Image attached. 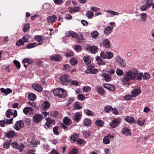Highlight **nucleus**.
<instances>
[{
	"instance_id": "nucleus-1",
	"label": "nucleus",
	"mask_w": 154,
	"mask_h": 154,
	"mask_svg": "<svg viewBox=\"0 0 154 154\" xmlns=\"http://www.w3.org/2000/svg\"><path fill=\"white\" fill-rule=\"evenodd\" d=\"M138 74V71L135 69L129 70L125 73L122 81L124 85H128L130 84V80L136 79Z\"/></svg>"
},
{
	"instance_id": "nucleus-2",
	"label": "nucleus",
	"mask_w": 154,
	"mask_h": 154,
	"mask_svg": "<svg viewBox=\"0 0 154 154\" xmlns=\"http://www.w3.org/2000/svg\"><path fill=\"white\" fill-rule=\"evenodd\" d=\"M63 123H61L60 124L61 128L64 129H67L69 130L68 126L70 125L72 123V121L71 119L68 118V117H65L63 120Z\"/></svg>"
},
{
	"instance_id": "nucleus-3",
	"label": "nucleus",
	"mask_w": 154,
	"mask_h": 154,
	"mask_svg": "<svg viewBox=\"0 0 154 154\" xmlns=\"http://www.w3.org/2000/svg\"><path fill=\"white\" fill-rule=\"evenodd\" d=\"M86 50L91 52L92 54H95L98 50V48L95 46H91L90 44H87L85 46Z\"/></svg>"
},
{
	"instance_id": "nucleus-4",
	"label": "nucleus",
	"mask_w": 154,
	"mask_h": 154,
	"mask_svg": "<svg viewBox=\"0 0 154 154\" xmlns=\"http://www.w3.org/2000/svg\"><path fill=\"white\" fill-rule=\"evenodd\" d=\"M60 79L61 82L65 85H67L68 83L70 82L71 80L69 76L66 74L62 75Z\"/></svg>"
},
{
	"instance_id": "nucleus-5",
	"label": "nucleus",
	"mask_w": 154,
	"mask_h": 154,
	"mask_svg": "<svg viewBox=\"0 0 154 154\" xmlns=\"http://www.w3.org/2000/svg\"><path fill=\"white\" fill-rule=\"evenodd\" d=\"M101 57L104 59H111L113 57V54L111 52L102 51L100 54Z\"/></svg>"
},
{
	"instance_id": "nucleus-6",
	"label": "nucleus",
	"mask_w": 154,
	"mask_h": 154,
	"mask_svg": "<svg viewBox=\"0 0 154 154\" xmlns=\"http://www.w3.org/2000/svg\"><path fill=\"white\" fill-rule=\"evenodd\" d=\"M24 126V123L22 121L20 120L17 122L13 126L14 128L16 131L20 130Z\"/></svg>"
},
{
	"instance_id": "nucleus-7",
	"label": "nucleus",
	"mask_w": 154,
	"mask_h": 154,
	"mask_svg": "<svg viewBox=\"0 0 154 154\" xmlns=\"http://www.w3.org/2000/svg\"><path fill=\"white\" fill-rule=\"evenodd\" d=\"M116 62L122 67H125L126 63L125 61L120 56H117L115 58Z\"/></svg>"
},
{
	"instance_id": "nucleus-8",
	"label": "nucleus",
	"mask_w": 154,
	"mask_h": 154,
	"mask_svg": "<svg viewBox=\"0 0 154 154\" xmlns=\"http://www.w3.org/2000/svg\"><path fill=\"white\" fill-rule=\"evenodd\" d=\"M121 122V119L120 118H115L112 120L110 125V126L113 128L116 127Z\"/></svg>"
},
{
	"instance_id": "nucleus-9",
	"label": "nucleus",
	"mask_w": 154,
	"mask_h": 154,
	"mask_svg": "<svg viewBox=\"0 0 154 154\" xmlns=\"http://www.w3.org/2000/svg\"><path fill=\"white\" fill-rule=\"evenodd\" d=\"M42 118L43 116L39 114H36L33 116V120L35 122L38 123L42 121Z\"/></svg>"
},
{
	"instance_id": "nucleus-10",
	"label": "nucleus",
	"mask_w": 154,
	"mask_h": 154,
	"mask_svg": "<svg viewBox=\"0 0 154 154\" xmlns=\"http://www.w3.org/2000/svg\"><path fill=\"white\" fill-rule=\"evenodd\" d=\"M35 39L38 42L36 43L37 45H39L42 44L45 37L42 35H36L35 37Z\"/></svg>"
},
{
	"instance_id": "nucleus-11",
	"label": "nucleus",
	"mask_w": 154,
	"mask_h": 154,
	"mask_svg": "<svg viewBox=\"0 0 154 154\" xmlns=\"http://www.w3.org/2000/svg\"><path fill=\"white\" fill-rule=\"evenodd\" d=\"M33 88L36 91L40 92L42 91V88L39 84L37 83H35L32 85Z\"/></svg>"
},
{
	"instance_id": "nucleus-12",
	"label": "nucleus",
	"mask_w": 154,
	"mask_h": 154,
	"mask_svg": "<svg viewBox=\"0 0 154 154\" xmlns=\"http://www.w3.org/2000/svg\"><path fill=\"white\" fill-rule=\"evenodd\" d=\"M16 135L15 132L14 130L7 132L5 134V136L8 138H12Z\"/></svg>"
},
{
	"instance_id": "nucleus-13",
	"label": "nucleus",
	"mask_w": 154,
	"mask_h": 154,
	"mask_svg": "<svg viewBox=\"0 0 154 154\" xmlns=\"http://www.w3.org/2000/svg\"><path fill=\"white\" fill-rule=\"evenodd\" d=\"M141 92L140 88L138 87L135 88L131 92V94L133 97H134L137 96Z\"/></svg>"
},
{
	"instance_id": "nucleus-14",
	"label": "nucleus",
	"mask_w": 154,
	"mask_h": 154,
	"mask_svg": "<svg viewBox=\"0 0 154 154\" xmlns=\"http://www.w3.org/2000/svg\"><path fill=\"white\" fill-rule=\"evenodd\" d=\"M100 45L106 48H109L110 47L109 41L107 39H104L101 42Z\"/></svg>"
},
{
	"instance_id": "nucleus-15",
	"label": "nucleus",
	"mask_w": 154,
	"mask_h": 154,
	"mask_svg": "<svg viewBox=\"0 0 154 154\" xmlns=\"http://www.w3.org/2000/svg\"><path fill=\"white\" fill-rule=\"evenodd\" d=\"M22 63L24 64V66L26 68L27 67V65H26V63L31 64L32 63V59L26 58L23 60Z\"/></svg>"
},
{
	"instance_id": "nucleus-16",
	"label": "nucleus",
	"mask_w": 154,
	"mask_h": 154,
	"mask_svg": "<svg viewBox=\"0 0 154 154\" xmlns=\"http://www.w3.org/2000/svg\"><path fill=\"white\" fill-rule=\"evenodd\" d=\"M59 93L58 97L63 98H66V96L67 93L65 90L61 88L60 89V91Z\"/></svg>"
},
{
	"instance_id": "nucleus-17",
	"label": "nucleus",
	"mask_w": 154,
	"mask_h": 154,
	"mask_svg": "<svg viewBox=\"0 0 154 154\" xmlns=\"http://www.w3.org/2000/svg\"><path fill=\"white\" fill-rule=\"evenodd\" d=\"M50 106V103L48 101H46L43 102L42 104V109L43 110H46L49 108Z\"/></svg>"
},
{
	"instance_id": "nucleus-18",
	"label": "nucleus",
	"mask_w": 154,
	"mask_h": 154,
	"mask_svg": "<svg viewBox=\"0 0 154 154\" xmlns=\"http://www.w3.org/2000/svg\"><path fill=\"white\" fill-rule=\"evenodd\" d=\"M113 29V26H108L106 27L104 31L105 34L106 35H109L111 33Z\"/></svg>"
},
{
	"instance_id": "nucleus-19",
	"label": "nucleus",
	"mask_w": 154,
	"mask_h": 154,
	"mask_svg": "<svg viewBox=\"0 0 154 154\" xmlns=\"http://www.w3.org/2000/svg\"><path fill=\"white\" fill-rule=\"evenodd\" d=\"M61 56L58 54L53 55L50 57L51 60L56 61H59L61 60Z\"/></svg>"
},
{
	"instance_id": "nucleus-20",
	"label": "nucleus",
	"mask_w": 154,
	"mask_h": 154,
	"mask_svg": "<svg viewBox=\"0 0 154 154\" xmlns=\"http://www.w3.org/2000/svg\"><path fill=\"white\" fill-rule=\"evenodd\" d=\"M57 19V17L54 15H52L51 17H49L47 18V20L49 23H54Z\"/></svg>"
},
{
	"instance_id": "nucleus-21",
	"label": "nucleus",
	"mask_w": 154,
	"mask_h": 154,
	"mask_svg": "<svg viewBox=\"0 0 154 154\" xmlns=\"http://www.w3.org/2000/svg\"><path fill=\"white\" fill-rule=\"evenodd\" d=\"M0 90L2 92L5 94L6 95H7L8 94L12 92V90L9 88L5 89L3 88H1L0 89Z\"/></svg>"
},
{
	"instance_id": "nucleus-22",
	"label": "nucleus",
	"mask_w": 154,
	"mask_h": 154,
	"mask_svg": "<svg viewBox=\"0 0 154 154\" xmlns=\"http://www.w3.org/2000/svg\"><path fill=\"white\" fill-rule=\"evenodd\" d=\"M82 115V112H78L75 113L74 116V119L77 122L80 121Z\"/></svg>"
},
{
	"instance_id": "nucleus-23",
	"label": "nucleus",
	"mask_w": 154,
	"mask_h": 154,
	"mask_svg": "<svg viewBox=\"0 0 154 154\" xmlns=\"http://www.w3.org/2000/svg\"><path fill=\"white\" fill-rule=\"evenodd\" d=\"M122 132L123 134L127 136H130L131 135L129 129L127 128H124L122 129Z\"/></svg>"
},
{
	"instance_id": "nucleus-24",
	"label": "nucleus",
	"mask_w": 154,
	"mask_h": 154,
	"mask_svg": "<svg viewBox=\"0 0 154 154\" xmlns=\"http://www.w3.org/2000/svg\"><path fill=\"white\" fill-rule=\"evenodd\" d=\"M101 76L104 77L105 81L107 82H108L111 80V77L109 74L107 73L102 74Z\"/></svg>"
},
{
	"instance_id": "nucleus-25",
	"label": "nucleus",
	"mask_w": 154,
	"mask_h": 154,
	"mask_svg": "<svg viewBox=\"0 0 154 154\" xmlns=\"http://www.w3.org/2000/svg\"><path fill=\"white\" fill-rule=\"evenodd\" d=\"M96 60L97 61V63L100 65H105L106 63L104 61H103V60L100 57H97L96 58Z\"/></svg>"
},
{
	"instance_id": "nucleus-26",
	"label": "nucleus",
	"mask_w": 154,
	"mask_h": 154,
	"mask_svg": "<svg viewBox=\"0 0 154 154\" xmlns=\"http://www.w3.org/2000/svg\"><path fill=\"white\" fill-rule=\"evenodd\" d=\"M73 108L74 109L78 110L82 109V107L80 105L79 102L76 101L74 103Z\"/></svg>"
},
{
	"instance_id": "nucleus-27",
	"label": "nucleus",
	"mask_w": 154,
	"mask_h": 154,
	"mask_svg": "<svg viewBox=\"0 0 154 154\" xmlns=\"http://www.w3.org/2000/svg\"><path fill=\"white\" fill-rule=\"evenodd\" d=\"M125 120L129 123H132L134 122V119L132 117L127 116L125 118Z\"/></svg>"
},
{
	"instance_id": "nucleus-28",
	"label": "nucleus",
	"mask_w": 154,
	"mask_h": 154,
	"mask_svg": "<svg viewBox=\"0 0 154 154\" xmlns=\"http://www.w3.org/2000/svg\"><path fill=\"white\" fill-rule=\"evenodd\" d=\"M79 136L77 133L74 134H72L70 136V138L73 141V143H74L77 140Z\"/></svg>"
},
{
	"instance_id": "nucleus-29",
	"label": "nucleus",
	"mask_w": 154,
	"mask_h": 154,
	"mask_svg": "<svg viewBox=\"0 0 154 154\" xmlns=\"http://www.w3.org/2000/svg\"><path fill=\"white\" fill-rule=\"evenodd\" d=\"M28 98L30 100L33 101L36 99V97L35 94L31 93L28 94Z\"/></svg>"
},
{
	"instance_id": "nucleus-30",
	"label": "nucleus",
	"mask_w": 154,
	"mask_h": 154,
	"mask_svg": "<svg viewBox=\"0 0 154 154\" xmlns=\"http://www.w3.org/2000/svg\"><path fill=\"white\" fill-rule=\"evenodd\" d=\"M11 140H5L3 144V146L4 148H9Z\"/></svg>"
},
{
	"instance_id": "nucleus-31",
	"label": "nucleus",
	"mask_w": 154,
	"mask_h": 154,
	"mask_svg": "<svg viewBox=\"0 0 154 154\" xmlns=\"http://www.w3.org/2000/svg\"><path fill=\"white\" fill-rule=\"evenodd\" d=\"M67 35L68 37L70 36L74 38H75L77 36V34L71 31H68L66 34Z\"/></svg>"
},
{
	"instance_id": "nucleus-32",
	"label": "nucleus",
	"mask_w": 154,
	"mask_h": 154,
	"mask_svg": "<svg viewBox=\"0 0 154 154\" xmlns=\"http://www.w3.org/2000/svg\"><path fill=\"white\" fill-rule=\"evenodd\" d=\"M84 112L88 116H94V113L88 109L85 110H84Z\"/></svg>"
},
{
	"instance_id": "nucleus-33",
	"label": "nucleus",
	"mask_w": 154,
	"mask_h": 154,
	"mask_svg": "<svg viewBox=\"0 0 154 154\" xmlns=\"http://www.w3.org/2000/svg\"><path fill=\"white\" fill-rule=\"evenodd\" d=\"M99 35V33L97 31H94L91 33V36L94 39H96Z\"/></svg>"
},
{
	"instance_id": "nucleus-34",
	"label": "nucleus",
	"mask_w": 154,
	"mask_h": 154,
	"mask_svg": "<svg viewBox=\"0 0 154 154\" xmlns=\"http://www.w3.org/2000/svg\"><path fill=\"white\" fill-rule=\"evenodd\" d=\"M145 122V120L142 118H139L137 121V123L141 126H143Z\"/></svg>"
},
{
	"instance_id": "nucleus-35",
	"label": "nucleus",
	"mask_w": 154,
	"mask_h": 154,
	"mask_svg": "<svg viewBox=\"0 0 154 154\" xmlns=\"http://www.w3.org/2000/svg\"><path fill=\"white\" fill-rule=\"evenodd\" d=\"M94 15V13L91 11H87L86 13V16L88 19H92Z\"/></svg>"
},
{
	"instance_id": "nucleus-36",
	"label": "nucleus",
	"mask_w": 154,
	"mask_h": 154,
	"mask_svg": "<svg viewBox=\"0 0 154 154\" xmlns=\"http://www.w3.org/2000/svg\"><path fill=\"white\" fill-rule=\"evenodd\" d=\"M95 124L97 125L102 127L103 125L104 122L101 120H97L96 121Z\"/></svg>"
},
{
	"instance_id": "nucleus-37",
	"label": "nucleus",
	"mask_w": 154,
	"mask_h": 154,
	"mask_svg": "<svg viewBox=\"0 0 154 154\" xmlns=\"http://www.w3.org/2000/svg\"><path fill=\"white\" fill-rule=\"evenodd\" d=\"M97 88V91L99 94L101 95L104 94V91L102 87L98 86Z\"/></svg>"
},
{
	"instance_id": "nucleus-38",
	"label": "nucleus",
	"mask_w": 154,
	"mask_h": 154,
	"mask_svg": "<svg viewBox=\"0 0 154 154\" xmlns=\"http://www.w3.org/2000/svg\"><path fill=\"white\" fill-rule=\"evenodd\" d=\"M150 8L146 4H145L140 7V9L142 11H144L147 10Z\"/></svg>"
},
{
	"instance_id": "nucleus-39",
	"label": "nucleus",
	"mask_w": 154,
	"mask_h": 154,
	"mask_svg": "<svg viewBox=\"0 0 154 154\" xmlns=\"http://www.w3.org/2000/svg\"><path fill=\"white\" fill-rule=\"evenodd\" d=\"M141 16L140 20L142 22L145 21L147 19V16L145 13H142L140 15Z\"/></svg>"
},
{
	"instance_id": "nucleus-40",
	"label": "nucleus",
	"mask_w": 154,
	"mask_h": 154,
	"mask_svg": "<svg viewBox=\"0 0 154 154\" xmlns=\"http://www.w3.org/2000/svg\"><path fill=\"white\" fill-rule=\"evenodd\" d=\"M37 46L36 43L35 42L26 45V47L27 48H31L35 47Z\"/></svg>"
},
{
	"instance_id": "nucleus-41",
	"label": "nucleus",
	"mask_w": 154,
	"mask_h": 154,
	"mask_svg": "<svg viewBox=\"0 0 154 154\" xmlns=\"http://www.w3.org/2000/svg\"><path fill=\"white\" fill-rule=\"evenodd\" d=\"M70 62L73 66H75L78 63L77 60L74 57H72L70 59Z\"/></svg>"
},
{
	"instance_id": "nucleus-42",
	"label": "nucleus",
	"mask_w": 154,
	"mask_h": 154,
	"mask_svg": "<svg viewBox=\"0 0 154 154\" xmlns=\"http://www.w3.org/2000/svg\"><path fill=\"white\" fill-rule=\"evenodd\" d=\"M30 110L32 111V108L27 107L23 109V112L26 115L29 113V112Z\"/></svg>"
},
{
	"instance_id": "nucleus-43",
	"label": "nucleus",
	"mask_w": 154,
	"mask_h": 154,
	"mask_svg": "<svg viewBox=\"0 0 154 154\" xmlns=\"http://www.w3.org/2000/svg\"><path fill=\"white\" fill-rule=\"evenodd\" d=\"M30 28V24L27 23L25 25L23 28V31L24 32H27Z\"/></svg>"
},
{
	"instance_id": "nucleus-44",
	"label": "nucleus",
	"mask_w": 154,
	"mask_h": 154,
	"mask_svg": "<svg viewBox=\"0 0 154 154\" xmlns=\"http://www.w3.org/2000/svg\"><path fill=\"white\" fill-rule=\"evenodd\" d=\"M52 115L54 117L56 118H59L61 116L59 112L57 111H55L53 112Z\"/></svg>"
},
{
	"instance_id": "nucleus-45",
	"label": "nucleus",
	"mask_w": 154,
	"mask_h": 154,
	"mask_svg": "<svg viewBox=\"0 0 154 154\" xmlns=\"http://www.w3.org/2000/svg\"><path fill=\"white\" fill-rule=\"evenodd\" d=\"M103 141V143L105 144H108L110 142V140L106 136L104 137Z\"/></svg>"
},
{
	"instance_id": "nucleus-46",
	"label": "nucleus",
	"mask_w": 154,
	"mask_h": 154,
	"mask_svg": "<svg viewBox=\"0 0 154 154\" xmlns=\"http://www.w3.org/2000/svg\"><path fill=\"white\" fill-rule=\"evenodd\" d=\"M75 38L78 39L79 42H81L83 40V36L81 34H80L79 35L77 34V36H76V37Z\"/></svg>"
},
{
	"instance_id": "nucleus-47",
	"label": "nucleus",
	"mask_w": 154,
	"mask_h": 154,
	"mask_svg": "<svg viewBox=\"0 0 154 154\" xmlns=\"http://www.w3.org/2000/svg\"><path fill=\"white\" fill-rule=\"evenodd\" d=\"M134 97L132 96V95L131 94V95H125L124 97V99L125 100H130L133 99V98Z\"/></svg>"
},
{
	"instance_id": "nucleus-48",
	"label": "nucleus",
	"mask_w": 154,
	"mask_h": 154,
	"mask_svg": "<svg viewBox=\"0 0 154 154\" xmlns=\"http://www.w3.org/2000/svg\"><path fill=\"white\" fill-rule=\"evenodd\" d=\"M116 73L117 75L119 76H121L123 75L124 72L123 71L119 69H117Z\"/></svg>"
},
{
	"instance_id": "nucleus-49",
	"label": "nucleus",
	"mask_w": 154,
	"mask_h": 154,
	"mask_svg": "<svg viewBox=\"0 0 154 154\" xmlns=\"http://www.w3.org/2000/svg\"><path fill=\"white\" fill-rule=\"evenodd\" d=\"M63 69L67 71H69L71 69L69 66L68 64H66L63 65Z\"/></svg>"
},
{
	"instance_id": "nucleus-50",
	"label": "nucleus",
	"mask_w": 154,
	"mask_h": 154,
	"mask_svg": "<svg viewBox=\"0 0 154 154\" xmlns=\"http://www.w3.org/2000/svg\"><path fill=\"white\" fill-rule=\"evenodd\" d=\"M105 110L106 112H109L113 110V108L110 106H107L105 107Z\"/></svg>"
},
{
	"instance_id": "nucleus-51",
	"label": "nucleus",
	"mask_w": 154,
	"mask_h": 154,
	"mask_svg": "<svg viewBox=\"0 0 154 154\" xmlns=\"http://www.w3.org/2000/svg\"><path fill=\"white\" fill-rule=\"evenodd\" d=\"M106 12L109 14H111L114 15H117L119 14V13L118 12L112 10H107Z\"/></svg>"
},
{
	"instance_id": "nucleus-52",
	"label": "nucleus",
	"mask_w": 154,
	"mask_h": 154,
	"mask_svg": "<svg viewBox=\"0 0 154 154\" xmlns=\"http://www.w3.org/2000/svg\"><path fill=\"white\" fill-rule=\"evenodd\" d=\"M24 42L22 40V39H20L19 40L17 41L16 43V44L18 46H20L22 45H24Z\"/></svg>"
},
{
	"instance_id": "nucleus-53",
	"label": "nucleus",
	"mask_w": 154,
	"mask_h": 154,
	"mask_svg": "<svg viewBox=\"0 0 154 154\" xmlns=\"http://www.w3.org/2000/svg\"><path fill=\"white\" fill-rule=\"evenodd\" d=\"M60 89L61 88H57L54 91L53 93L55 96L58 97L60 91Z\"/></svg>"
},
{
	"instance_id": "nucleus-54",
	"label": "nucleus",
	"mask_w": 154,
	"mask_h": 154,
	"mask_svg": "<svg viewBox=\"0 0 154 154\" xmlns=\"http://www.w3.org/2000/svg\"><path fill=\"white\" fill-rule=\"evenodd\" d=\"M78 153V150L75 148L72 149L69 152V154H77Z\"/></svg>"
},
{
	"instance_id": "nucleus-55",
	"label": "nucleus",
	"mask_w": 154,
	"mask_h": 154,
	"mask_svg": "<svg viewBox=\"0 0 154 154\" xmlns=\"http://www.w3.org/2000/svg\"><path fill=\"white\" fill-rule=\"evenodd\" d=\"M13 119L11 118L10 119H6V121H4L5 124H10L13 123Z\"/></svg>"
},
{
	"instance_id": "nucleus-56",
	"label": "nucleus",
	"mask_w": 154,
	"mask_h": 154,
	"mask_svg": "<svg viewBox=\"0 0 154 154\" xmlns=\"http://www.w3.org/2000/svg\"><path fill=\"white\" fill-rule=\"evenodd\" d=\"M58 127L57 126L54 127L53 128V132L54 134L56 135H58L59 134V133L58 131Z\"/></svg>"
},
{
	"instance_id": "nucleus-57",
	"label": "nucleus",
	"mask_w": 154,
	"mask_h": 154,
	"mask_svg": "<svg viewBox=\"0 0 154 154\" xmlns=\"http://www.w3.org/2000/svg\"><path fill=\"white\" fill-rule=\"evenodd\" d=\"M84 124L86 126L90 125L91 124V122L89 119H86L84 121Z\"/></svg>"
},
{
	"instance_id": "nucleus-58",
	"label": "nucleus",
	"mask_w": 154,
	"mask_h": 154,
	"mask_svg": "<svg viewBox=\"0 0 154 154\" xmlns=\"http://www.w3.org/2000/svg\"><path fill=\"white\" fill-rule=\"evenodd\" d=\"M12 114L11 109H8L6 111V116L7 118H9L10 116Z\"/></svg>"
},
{
	"instance_id": "nucleus-59",
	"label": "nucleus",
	"mask_w": 154,
	"mask_h": 154,
	"mask_svg": "<svg viewBox=\"0 0 154 154\" xmlns=\"http://www.w3.org/2000/svg\"><path fill=\"white\" fill-rule=\"evenodd\" d=\"M74 99L73 97L69 98L66 103V105L68 106L71 104V103L74 101Z\"/></svg>"
},
{
	"instance_id": "nucleus-60",
	"label": "nucleus",
	"mask_w": 154,
	"mask_h": 154,
	"mask_svg": "<svg viewBox=\"0 0 154 154\" xmlns=\"http://www.w3.org/2000/svg\"><path fill=\"white\" fill-rule=\"evenodd\" d=\"M153 1L152 0H146V4L150 7L152 5Z\"/></svg>"
},
{
	"instance_id": "nucleus-61",
	"label": "nucleus",
	"mask_w": 154,
	"mask_h": 154,
	"mask_svg": "<svg viewBox=\"0 0 154 154\" xmlns=\"http://www.w3.org/2000/svg\"><path fill=\"white\" fill-rule=\"evenodd\" d=\"M91 88L89 86L84 87L83 88V91L84 92H87L90 91Z\"/></svg>"
},
{
	"instance_id": "nucleus-62",
	"label": "nucleus",
	"mask_w": 154,
	"mask_h": 154,
	"mask_svg": "<svg viewBox=\"0 0 154 154\" xmlns=\"http://www.w3.org/2000/svg\"><path fill=\"white\" fill-rule=\"evenodd\" d=\"M54 1L55 4L57 5L61 4L63 2V0H54Z\"/></svg>"
},
{
	"instance_id": "nucleus-63",
	"label": "nucleus",
	"mask_w": 154,
	"mask_h": 154,
	"mask_svg": "<svg viewBox=\"0 0 154 154\" xmlns=\"http://www.w3.org/2000/svg\"><path fill=\"white\" fill-rule=\"evenodd\" d=\"M84 60L85 62V63L86 64H89L90 62V60L88 57H84Z\"/></svg>"
},
{
	"instance_id": "nucleus-64",
	"label": "nucleus",
	"mask_w": 154,
	"mask_h": 154,
	"mask_svg": "<svg viewBox=\"0 0 154 154\" xmlns=\"http://www.w3.org/2000/svg\"><path fill=\"white\" fill-rule=\"evenodd\" d=\"M13 62L14 64L15 65L17 68L19 69H20V65L19 62L17 60H14Z\"/></svg>"
}]
</instances>
